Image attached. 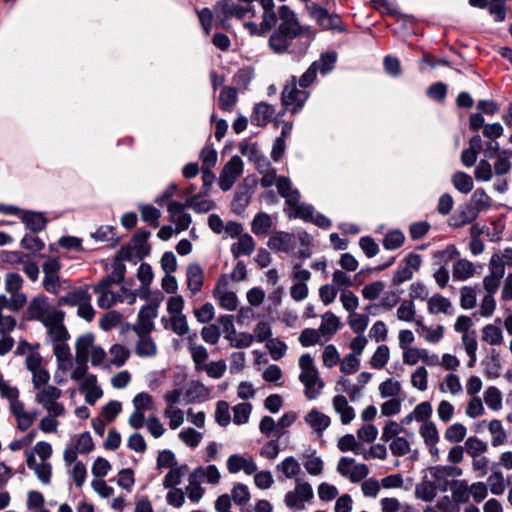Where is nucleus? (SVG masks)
I'll return each mask as SVG.
<instances>
[{
  "instance_id": "obj_44",
  "label": "nucleus",
  "mask_w": 512,
  "mask_h": 512,
  "mask_svg": "<svg viewBox=\"0 0 512 512\" xmlns=\"http://www.w3.org/2000/svg\"><path fill=\"white\" fill-rule=\"evenodd\" d=\"M428 311L431 314H452V305L448 298L441 295H434L428 300Z\"/></svg>"
},
{
  "instance_id": "obj_40",
  "label": "nucleus",
  "mask_w": 512,
  "mask_h": 512,
  "mask_svg": "<svg viewBox=\"0 0 512 512\" xmlns=\"http://www.w3.org/2000/svg\"><path fill=\"white\" fill-rule=\"evenodd\" d=\"M339 327V318L334 313L328 311L322 316L319 331L322 336H326L327 339H330L339 330Z\"/></svg>"
},
{
  "instance_id": "obj_41",
  "label": "nucleus",
  "mask_w": 512,
  "mask_h": 512,
  "mask_svg": "<svg viewBox=\"0 0 512 512\" xmlns=\"http://www.w3.org/2000/svg\"><path fill=\"white\" fill-rule=\"evenodd\" d=\"M298 365L301 370L299 374V381H304L308 378H313L319 374L313 357L310 354H303L298 360Z\"/></svg>"
},
{
  "instance_id": "obj_52",
  "label": "nucleus",
  "mask_w": 512,
  "mask_h": 512,
  "mask_svg": "<svg viewBox=\"0 0 512 512\" xmlns=\"http://www.w3.org/2000/svg\"><path fill=\"white\" fill-rule=\"evenodd\" d=\"M488 430L492 435L491 444L493 447L504 445L507 442V434L500 420H491L488 425Z\"/></svg>"
},
{
  "instance_id": "obj_61",
  "label": "nucleus",
  "mask_w": 512,
  "mask_h": 512,
  "mask_svg": "<svg viewBox=\"0 0 512 512\" xmlns=\"http://www.w3.org/2000/svg\"><path fill=\"white\" fill-rule=\"evenodd\" d=\"M452 183L459 192L469 193L473 189V179L464 172H456L452 177Z\"/></svg>"
},
{
  "instance_id": "obj_35",
  "label": "nucleus",
  "mask_w": 512,
  "mask_h": 512,
  "mask_svg": "<svg viewBox=\"0 0 512 512\" xmlns=\"http://www.w3.org/2000/svg\"><path fill=\"white\" fill-rule=\"evenodd\" d=\"M255 250V241L249 234H242L238 241L231 246V252L235 258L242 255L248 256Z\"/></svg>"
},
{
  "instance_id": "obj_31",
  "label": "nucleus",
  "mask_w": 512,
  "mask_h": 512,
  "mask_svg": "<svg viewBox=\"0 0 512 512\" xmlns=\"http://www.w3.org/2000/svg\"><path fill=\"white\" fill-rule=\"evenodd\" d=\"M449 488L456 504H465L470 500V486L466 480H451Z\"/></svg>"
},
{
  "instance_id": "obj_56",
  "label": "nucleus",
  "mask_w": 512,
  "mask_h": 512,
  "mask_svg": "<svg viewBox=\"0 0 512 512\" xmlns=\"http://www.w3.org/2000/svg\"><path fill=\"white\" fill-rule=\"evenodd\" d=\"M110 363L116 367L123 366L130 356L128 348L121 344H114L109 349Z\"/></svg>"
},
{
  "instance_id": "obj_64",
  "label": "nucleus",
  "mask_w": 512,
  "mask_h": 512,
  "mask_svg": "<svg viewBox=\"0 0 512 512\" xmlns=\"http://www.w3.org/2000/svg\"><path fill=\"white\" fill-rule=\"evenodd\" d=\"M404 240L405 236L400 230H392L385 235L383 246L387 250H396L403 245Z\"/></svg>"
},
{
  "instance_id": "obj_2",
  "label": "nucleus",
  "mask_w": 512,
  "mask_h": 512,
  "mask_svg": "<svg viewBox=\"0 0 512 512\" xmlns=\"http://www.w3.org/2000/svg\"><path fill=\"white\" fill-rule=\"evenodd\" d=\"M184 299L181 295L172 296L167 301L169 317H162L161 323L166 330H171L178 336H184L189 331L186 316L183 314Z\"/></svg>"
},
{
  "instance_id": "obj_50",
  "label": "nucleus",
  "mask_w": 512,
  "mask_h": 512,
  "mask_svg": "<svg viewBox=\"0 0 512 512\" xmlns=\"http://www.w3.org/2000/svg\"><path fill=\"white\" fill-rule=\"evenodd\" d=\"M278 193L285 198L286 203H295L299 192L292 188L291 181L286 177H279L276 182Z\"/></svg>"
},
{
  "instance_id": "obj_29",
  "label": "nucleus",
  "mask_w": 512,
  "mask_h": 512,
  "mask_svg": "<svg viewBox=\"0 0 512 512\" xmlns=\"http://www.w3.org/2000/svg\"><path fill=\"white\" fill-rule=\"evenodd\" d=\"M305 421L319 435H322L331 423L330 417L317 409H312L305 416Z\"/></svg>"
},
{
  "instance_id": "obj_9",
  "label": "nucleus",
  "mask_w": 512,
  "mask_h": 512,
  "mask_svg": "<svg viewBox=\"0 0 512 512\" xmlns=\"http://www.w3.org/2000/svg\"><path fill=\"white\" fill-rule=\"evenodd\" d=\"M308 98L305 90L298 89L296 86V77L286 83L281 94L282 105L292 113L298 112L304 106Z\"/></svg>"
},
{
  "instance_id": "obj_55",
  "label": "nucleus",
  "mask_w": 512,
  "mask_h": 512,
  "mask_svg": "<svg viewBox=\"0 0 512 512\" xmlns=\"http://www.w3.org/2000/svg\"><path fill=\"white\" fill-rule=\"evenodd\" d=\"M187 471V465L175 466L171 468L164 477L163 486L165 488H175L181 483V480Z\"/></svg>"
},
{
  "instance_id": "obj_57",
  "label": "nucleus",
  "mask_w": 512,
  "mask_h": 512,
  "mask_svg": "<svg viewBox=\"0 0 512 512\" xmlns=\"http://www.w3.org/2000/svg\"><path fill=\"white\" fill-rule=\"evenodd\" d=\"M179 439L189 448L195 449L203 439V434L194 428L188 427L182 429L178 434Z\"/></svg>"
},
{
  "instance_id": "obj_16",
  "label": "nucleus",
  "mask_w": 512,
  "mask_h": 512,
  "mask_svg": "<svg viewBox=\"0 0 512 512\" xmlns=\"http://www.w3.org/2000/svg\"><path fill=\"white\" fill-rule=\"evenodd\" d=\"M65 313L62 312L50 322L45 323L44 327L47 329V340L52 344L67 341L69 333L64 325Z\"/></svg>"
},
{
  "instance_id": "obj_54",
  "label": "nucleus",
  "mask_w": 512,
  "mask_h": 512,
  "mask_svg": "<svg viewBox=\"0 0 512 512\" xmlns=\"http://www.w3.org/2000/svg\"><path fill=\"white\" fill-rule=\"evenodd\" d=\"M188 482L186 487L188 498L191 502L198 503L205 494V489L201 486L202 482L192 472L188 477Z\"/></svg>"
},
{
  "instance_id": "obj_37",
  "label": "nucleus",
  "mask_w": 512,
  "mask_h": 512,
  "mask_svg": "<svg viewBox=\"0 0 512 512\" xmlns=\"http://www.w3.org/2000/svg\"><path fill=\"white\" fill-rule=\"evenodd\" d=\"M462 344L464 346L465 352L469 357L467 362V366L469 368H473L477 362V335L475 331H471L470 333H466L462 335Z\"/></svg>"
},
{
  "instance_id": "obj_13",
  "label": "nucleus",
  "mask_w": 512,
  "mask_h": 512,
  "mask_svg": "<svg viewBox=\"0 0 512 512\" xmlns=\"http://www.w3.org/2000/svg\"><path fill=\"white\" fill-rule=\"evenodd\" d=\"M311 18L323 29H337L340 27L341 19L336 14H329L328 11L317 4L311 3L306 6Z\"/></svg>"
},
{
  "instance_id": "obj_62",
  "label": "nucleus",
  "mask_w": 512,
  "mask_h": 512,
  "mask_svg": "<svg viewBox=\"0 0 512 512\" xmlns=\"http://www.w3.org/2000/svg\"><path fill=\"white\" fill-rule=\"evenodd\" d=\"M396 315L400 321H414L416 316V308L414 302L412 300H403L397 308Z\"/></svg>"
},
{
  "instance_id": "obj_34",
  "label": "nucleus",
  "mask_w": 512,
  "mask_h": 512,
  "mask_svg": "<svg viewBox=\"0 0 512 512\" xmlns=\"http://www.w3.org/2000/svg\"><path fill=\"white\" fill-rule=\"evenodd\" d=\"M484 372L487 378L495 379L500 376L501 363L499 353L495 349H491L486 358L482 361Z\"/></svg>"
},
{
  "instance_id": "obj_1",
  "label": "nucleus",
  "mask_w": 512,
  "mask_h": 512,
  "mask_svg": "<svg viewBox=\"0 0 512 512\" xmlns=\"http://www.w3.org/2000/svg\"><path fill=\"white\" fill-rule=\"evenodd\" d=\"M462 469L454 465H437L426 469L422 480L415 486V496L432 502L438 492H446L453 478L461 476Z\"/></svg>"
},
{
  "instance_id": "obj_10",
  "label": "nucleus",
  "mask_w": 512,
  "mask_h": 512,
  "mask_svg": "<svg viewBox=\"0 0 512 512\" xmlns=\"http://www.w3.org/2000/svg\"><path fill=\"white\" fill-rule=\"evenodd\" d=\"M244 164L239 156H233L224 165L219 176V187L223 191H228L232 188L237 179L242 175Z\"/></svg>"
},
{
  "instance_id": "obj_4",
  "label": "nucleus",
  "mask_w": 512,
  "mask_h": 512,
  "mask_svg": "<svg viewBox=\"0 0 512 512\" xmlns=\"http://www.w3.org/2000/svg\"><path fill=\"white\" fill-rule=\"evenodd\" d=\"M62 312V310L52 306L45 295L40 294L29 302L26 317L28 320L39 321L45 325V323L50 322Z\"/></svg>"
},
{
  "instance_id": "obj_43",
  "label": "nucleus",
  "mask_w": 512,
  "mask_h": 512,
  "mask_svg": "<svg viewBox=\"0 0 512 512\" xmlns=\"http://www.w3.org/2000/svg\"><path fill=\"white\" fill-rule=\"evenodd\" d=\"M512 151L502 150L496 157L493 165V171L496 176H503L510 172L512 167Z\"/></svg>"
},
{
  "instance_id": "obj_12",
  "label": "nucleus",
  "mask_w": 512,
  "mask_h": 512,
  "mask_svg": "<svg viewBox=\"0 0 512 512\" xmlns=\"http://www.w3.org/2000/svg\"><path fill=\"white\" fill-rule=\"evenodd\" d=\"M314 37L315 34L310 27H305L300 31L292 33L289 48H287L286 53L295 56H303L307 52Z\"/></svg>"
},
{
  "instance_id": "obj_23",
  "label": "nucleus",
  "mask_w": 512,
  "mask_h": 512,
  "mask_svg": "<svg viewBox=\"0 0 512 512\" xmlns=\"http://www.w3.org/2000/svg\"><path fill=\"white\" fill-rule=\"evenodd\" d=\"M274 114V106L265 102L258 103L255 105L250 117L251 124L259 127L265 126L269 123Z\"/></svg>"
},
{
  "instance_id": "obj_20",
  "label": "nucleus",
  "mask_w": 512,
  "mask_h": 512,
  "mask_svg": "<svg viewBox=\"0 0 512 512\" xmlns=\"http://www.w3.org/2000/svg\"><path fill=\"white\" fill-rule=\"evenodd\" d=\"M267 246L273 251L289 252L295 247L294 236L288 232H276L269 238Z\"/></svg>"
},
{
  "instance_id": "obj_49",
  "label": "nucleus",
  "mask_w": 512,
  "mask_h": 512,
  "mask_svg": "<svg viewBox=\"0 0 512 512\" xmlns=\"http://www.w3.org/2000/svg\"><path fill=\"white\" fill-rule=\"evenodd\" d=\"M19 389L13 385L10 380L5 379L3 373L0 371V396L9 402V405L19 399Z\"/></svg>"
},
{
  "instance_id": "obj_5",
  "label": "nucleus",
  "mask_w": 512,
  "mask_h": 512,
  "mask_svg": "<svg viewBox=\"0 0 512 512\" xmlns=\"http://www.w3.org/2000/svg\"><path fill=\"white\" fill-rule=\"evenodd\" d=\"M336 61V52L328 51L322 53L319 60L314 61L300 77V87L307 88L308 86H310L315 80L318 71H320L322 75H326L327 73L331 72L334 69Z\"/></svg>"
},
{
  "instance_id": "obj_21",
  "label": "nucleus",
  "mask_w": 512,
  "mask_h": 512,
  "mask_svg": "<svg viewBox=\"0 0 512 512\" xmlns=\"http://www.w3.org/2000/svg\"><path fill=\"white\" fill-rule=\"evenodd\" d=\"M278 15L281 23L277 29L281 31L295 33L305 28V26L300 25L296 14L286 5L279 7Z\"/></svg>"
},
{
  "instance_id": "obj_51",
  "label": "nucleus",
  "mask_w": 512,
  "mask_h": 512,
  "mask_svg": "<svg viewBox=\"0 0 512 512\" xmlns=\"http://www.w3.org/2000/svg\"><path fill=\"white\" fill-rule=\"evenodd\" d=\"M481 339L491 346L501 345L503 343V333L499 327L488 324L481 330Z\"/></svg>"
},
{
  "instance_id": "obj_15",
  "label": "nucleus",
  "mask_w": 512,
  "mask_h": 512,
  "mask_svg": "<svg viewBox=\"0 0 512 512\" xmlns=\"http://www.w3.org/2000/svg\"><path fill=\"white\" fill-rule=\"evenodd\" d=\"M226 466L228 471L232 474L244 471L247 475L254 474L258 468L252 456H242L239 454L230 455L227 459Z\"/></svg>"
},
{
  "instance_id": "obj_17",
  "label": "nucleus",
  "mask_w": 512,
  "mask_h": 512,
  "mask_svg": "<svg viewBox=\"0 0 512 512\" xmlns=\"http://www.w3.org/2000/svg\"><path fill=\"white\" fill-rule=\"evenodd\" d=\"M10 410L17 421V427L21 431L28 430L38 416L37 411H27L23 402L19 399L10 405Z\"/></svg>"
},
{
  "instance_id": "obj_28",
  "label": "nucleus",
  "mask_w": 512,
  "mask_h": 512,
  "mask_svg": "<svg viewBox=\"0 0 512 512\" xmlns=\"http://www.w3.org/2000/svg\"><path fill=\"white\" fill-rule=\"evenodd\" d=\"M476 273H478L477 266L467 259H459L453 264L452 276L454 280L465 281Z\"/></svg>"
},
{
  "instance_id": "obj_18",
  "label": "nucleus",
  "mask_w": 512,
  "mask_h": 512,
  "mask_svg": "<svg viewBox=\"0 0 512 512\" xmlns=\"http://www.w3.org/2000/svg\"><path fill=\"white\" fill-rule=\"evenodd\" d=\"M489 275L483 279V286L487 294H495L499 288L501 279L504 277V268L498 263V259H490Z\"/></svg>"
},
{
  "instance_id": "obj_47",
  "label": "nucleus",
  "mask_w": 512,
  "mask_h": 512,
  "mask_svg": "<svg viewBox=\"0 0 512 512\" xmlns=\"http://www.w3.org/2000/svg\"><path fill=\"white\" fill-rule=\"evenodd\" d=\"M379 392L382 398H404L401 383L393 378L382 382L379 385Z\"/></svg>"
},
{
  "instance_id": "obj_58",
  "label": "nucleus",
  "mask_w": 512,
  "mask_h": 512,
  "mask_svg": "<svg viewBox=\"0 0 512 512\" xmlns=\"http://www.w3.org/2000/svg\"><path fill=\"white\" fill-rule=\"evenodd\" d=\"M237 102V90L233 87H224L219 94V107L224 111H231Z\"/></svg>"
},
{
  "instance_id": "obj_60",
  "label": "nucleus",
  "mask_w": 512,
  "mask_h": 512,
  "mask_svg": "<svg viewBox=\"0 0 512 512\" xmlns=\"http://www.w3.org/2000/svg\"><path fill=\"white\" fill-rule=\"evenodd\" d=\"M419 434L422 437L425 445L437 444L440 439L437 427L433 422L423 423L420 426Z\"/></svg>"
},
{
  "instance_id": "obj_39",
  "label": "nucleus",
  "mask_w": 512,
  "mask_h": 512,
  "mask_svg": "<svg viewBox=\"0 0 512 512\" xmlns=\"http://www.w3.org/2000/svg\"><path fill=\"white\" fill-rule=\"evenodd\" d=\"M192 473L197 477L201 482H207L211 485H217L220 482L221 474L218 468L211 464L206 467L199 466L195 468Z\"/></svg>"
},
{
  "instance_id": "obj_32",
  "label": "nucleus",
  "mask_w": 512,
  "mask_h": 512,
  "mask_svg": "<svg viewBox=\"0 0 512 512\" xmlns=\"http://www.w3.org/2000/svg\"><path fill=\"white\" fill-rule=\"evenodd\" d=\"M276 471L280 472L285 479H295L301 473L300 463L293 456L284 458L276 465Z\"/></svg>"
},
{
  "instance_id": "obj_46",
  "label": "nucleus",
  "mask_w": 512,
  "mask_h": 512,
  "mask_svg": "<svg viewBox=\"0 0 512 512\" xmlns=\"http://www.w3.org/2000/svg\"><path fill=\"white\" fill-rule=\"evenodd\" d=\"M301 383L304 385V394L309 400L316 399L321 394L325 385L319 374L313 378L301 381Z\"/></svg>"
},
{
  "instance_id": "obj_3",
  "label": "nucleus",
  "mask_w": 512,
  "mask_h": 512,
  "mask_svg": "<svg viewBox=\"0 0 512 512\" xmlns=\"http://www.w3.org/2000/svg\"><path fill=\"white\" fill-rule=\"evenodd\" d=\"M215 17L218 21L217 28L227 29L228 20L236 18L242 20L248 16L253 17L255 10L253 5H240L232 0H221L214 5Z\"/></svg>"
},
{
  "instance_id": "obj_27",
  "label": "nucleus",
  "mask_w": 512,
  "mask_h": 512,
  "mask_svg": "<svg viewBox=\"0 0 512 512\" xmlns=\"http://www.w3.org/2000/svg\"><path fill=\"white\" fill-rule=\"evenodd\" d=\"M214 298L218 301L221 308L234 311L238 306V298L232 291L226 289L225 286L217 285L213 291Z\"/></svg>"
},
{
  "instance_id": "obj_38",
  "label": "nucleus",
  "mask_w": 512,
  "mask_h": 512,
  "mask_svg": "<svg viewBox=\"0 0 512 512\" xmlns=\"http://www.w3.org/2000/svg\"><path fill=\"white\" fill-rule=\"evenodd\" d=\"M272 226H273L272 217L265 212H260L255 215V217L251 223V231L256 236H265L269 233Z\"/></svg>"
},
{
  "instance_id": "obj_22",
  "label": "nucleus",
  "mask_w": 512,
  "mask_h": 512,
  "mask_svg": "<svg viewBox=\"0 0 512 512\" xmlns=\"http://www.w3.org/2000/svg\"><path fill=\"white\" fill-rule=\"evenodd\" d=\"M186 283L188 290L193 294L201 291L204 283V271L198 264H189L186 269Z\"/></svg>"
},
{
  "instance_id": "obj_53",
  "label": "nucleus",
  "mask_w": 512,
  "mask_h": 512,
  "mask_svg": "<svg viewBox=\"0 0 512 512\" xmlns=\"http://www.w3.org/2000/svg\"><path fill=\"white\" fill-rule=\"evenodd\" d=\"M439 390L443 393L449 392L453 396L462 393L463 387L459 376L454 373L447 374L443 382L440 383Z\"/></svg>"
},
{
  "instance_id": "obj_26",
  "label": "nucleus",
  "mask_w": 512,
  "mask_h": 512,
  "mask_svg": "<svg viewBox=\"0 0 512 512\" xmlns=\"http://www.w3.org/2000/svg\"><path fill=\"white\" fill-rule=\"evenodd\" d=\"M285 212L289 218H300L309 221L313 218V206L300 202V195L297 196L295 203H286Z\"/></svg>"
},
{
  "instance_id": "obj_42",
  "label": "nucleus",
  "mask_w": 512,
  "mask_h": 512,
  "mask_svg": "<svg viewBox=\"0 0 512 512\" xmlns=\"http://www.w3.org/2000/svg\"><path fill=\"white\" fill-rule=\"evenodd\" d=\"M22 221L26 227L32 232H40L45 229L47 219L42 213L39 212H25L22 216Z\"/></svg>"
},
{
  "instance_id": "obj_24",
  "label": "nucleus",
  "mask_w": 512,
  "mask_h": 512,
  "mask_svg": "<svg viewBox=\"0 0 512 512\" xmlns=\"http://www.w3.org/2000/svg\"><path fill=\"white\" fill-rule=\"evenodd\" d=\"M483 149L482 139L480 135H474L469 139V147L464 149L461 154V162L466 167H472L476 161L478 154Z\"/></svg>"
},
{
  "instance_id": "obj_45",
  "label": "nucleus",
  "mask_w": 512,
  "mask_h": 512,
  "mask_svg": "<svg viewBox=\"0 0 512 512\" xmlns=\"http://www.w3.org/2000/svg\"><path fill=\"white\" fill-rule=\"evenodd\" d=\"M241 154L249 159V161L260 165V161L265 162L266 166H270L267 158L260 153L255 143L241 142L239 145Z\"/></svg>"
},
{
  "instance_id": "obj_30",
  "label": "nucleus",
  "mask_w": 512,
  "mask_h": 512,
  "mask_svg": "<svg viewBox=\"0 0 512 512\" xmlns=\"http://www.w3.org/2000/svg\"><path fill=\"white\" fill-rule=\"evenodd\" d=\"M291 37V32L276 29L269 38L270 49L277 54L286 53Z\"/></svg>"
},
{
  "instance_id": "obj_25",
  "label": "nucleus",
  "mask_w": 512,
  "mask_h": 512,
  "mask_svg": "<svg viewBox=\"0 0 512 512\" xmlns=\"http://www.w3.org/2000/svg\"><path fill=\"white\" fill-rule=\"evenodd\" d=\"M334 411L339 414L341 423L347 425L355 418V410L343 395H336L332 400Z\"/></svg>"
},
{
  "instance_id": "obj_36",
  "label": "nucleus",
  "mask_w": 512,
  "mask_h": 512,
  "mask_svg": "<svg viewBox=\"0 0 512 512\" xmlns=\"http://www.w3.org/2000/svg\"><path fill=\"white\" fill-rule=\"evenodd\" d=\"M94 346V335L86 333L79 336L76 340V360L88 361L91 350Z\"/></svg>"
},
{
  "instance_id": "obj_33",
  "label": "nucleus",
  "mask_w": 512,
  "mask_h": 512,
  "mask_svg": "<svg viewBox=\"0 0 512 512\" xmlns=\"http://www.w3.org/2000/svg\"><path fill=\"white\" fill-rule=\"evenodd\" d=\"M90 296L91 295L88 292L87 288L79 287V288L72 290L65 296H61L58 299V306L67 305V306H72V307H74V306L78 307L79 305L83 304L85 300H88V298Z\"/></svg>"
},
{
  "instance_id": "obj_7",
  "label": "nucleus",
  "mask_w": 512,
  "mask_h": 512,
  "mask_svg": "<svg viewBox=\"0 0 512 512\" xmlns=\"http://www.w3.org/2000/svg\"><path fill=\"white\" fill-rule=\"evenodd\" d=\"M314 497L312 486L301 478H296L295 487L284 496V503L289 509L302 511L307 502Z\"/></svg>"
},
{
  "instance_id": "obj_11",
  "label": "nucleus",
  "mask_w": 512,
  "mask_h": 512,
  "mask_svg": "<svg viewBox=\"0 0 512 512\" xmlns=\"http://www.w3.org/2000/svg\"><path fill=\"white\" fill-rule=\"evenodd\" d=\"M93 291L98 295L97 305L102 309H109L112 306L120 303V288L114 290V285L109 284L108 280L99 281L94 287Z\"/></svg>"
},
{
  "instance_id": "obj_48",
  "label": "nucleus",
  "mask_w": 512,
  "mask_h": 512,
  "mask_svg": "<svg viewBox=\"0 0 512 512\" xmlns=\"http://www.w3.org/2000/svg\"><path fill=\"white\" fill-rule=\"evenodd\" d=\"M136 354L140 357H154L157 354V346L148 334L139 335L136 345Z\"/></svg>"
},
{
  "instance_id": "obj_6",
  "label": "nucleus",
  "mask_w": 512,
  "mask_h": 512,
  "mask_svg": "<svg viewBox=\"0 0 512 512\" xmlns=\"http://www.w3.org/2000/svg\"><path fill=\"white\" fill-rule=\"evenodd\" d=\"M62 390L56 386L43 387L35 393V401L48 413L52 415H66V408L59 402Z\"/></svg>"
},
{
  "instance_id": "obj_8",
  "label": "nucleus",
  "mask_w": 512,
  "mask_h": 512,
  "mask_svg": "<svg viewBox=\"0 0 512 512\" xmlns=\"http://www.w3.org/2000/svg\"><path fill=\"white\" fill-rule=\"evenodd\" d=\"M134 411L128 419L129 425L135 429H141L145 423V413L154 409V399L147 392H140L132 400Z\"/></svg>"
},
{
  "instance_id": "obj_14",
  "label": "nucleus",
  "mask_w": 512,
  "mask_h": 512,
  "mask_svg": "<svg viewBox=\"0 0 512 512\" xmlns=\"http://www.w3.org/2000/svg\"><path fill=\"white\" fill-rule=\"evenodd\" d=\"M185 208L186 203L183 204L177 201H169L167 204L170 220L176 226V233L187 230L192 222L190 214L184 212Z\"/></svg>"
},
{
  "instance_id": "obj_63",
  "label": "nucleus",
  "mask_w": 512,
  "mask_h": 512,
  "mask_svg": "<svg viewBox=\"0 0 512 512\" xmlns=\"http://www.w3.org/2000/svg\"><path fill=\"white\" fill-rule=\"evenodd\" d=\"M266 348L269 350L270 356L273 360H280L287 351V345L284 341L278 338H270L266 342Z\"/></svg>"
},
{
  "instance_id": "obj_19",
  "label": "nucleus",
  "mask_w": 512,
  "mask_h": 512,
  "mask_svg": "<svg viewBox=\"0 0 512 512\" xmlns=\"http://www.w3.org/2000/svg\"><path fill=\"white\" fill-rule=\"evenodd\" d=\"M157 316V307L154 304H147L141 308L138 314V323L134 330L138 335L149 334L153 329L152 319Z\"/></svg>"
},
{
  "instance_id": "obj_59",
  "label": "nucleus",
  "mask_w": 512,
  "mask_h": 512,
  "mask_svg": "<svg viewBox=\"0 0 512 512\" xmlns=\"http://www.w3.org/2000/svg\"><path fill=\"white\" fill-rule=\"evenodd\" d=\"M484 401L488 408L498 411L502 408V394L495 386L488 387L484 392Z\"/></svg>"
}]
</instances>
